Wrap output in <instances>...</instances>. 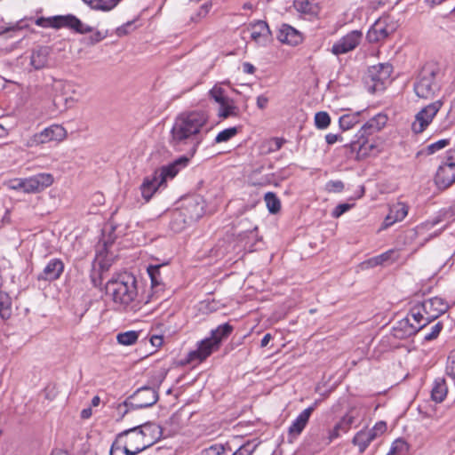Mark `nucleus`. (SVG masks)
<instances>
[{
  "label": "nucleus",
  "instance_id": "1",
  "mask_svg": "<svg viewBox=\"0 0 455 455\" xmlns=\"http://www.w3.org/2000/svg\"><path fill=\"white\" fill-rule=\"evenodd\" d=\"M36 24L42 28H52L60 29L62 28H68L77 34L86 35L81 43L86 46H93L106 38L107 33L101 32L88 24L84 23L77 17L72 14L57 15L52 17H41L36 19Z\"/></svg>",
  "mask_w": 455,
  "mask_h": 455
},
{
  "label": "nucleus",
  "instance_id": "2",
  "mask_svg": "<svg viewBox=\"0 0 455 455\" xmlns=\"http://www.w3.org/2000/svg\"><path fill=\"white\" fill-rule=\"evenodd\" d=\"M206 120L207 116L201 111H192L180 115L175 119L171 131V143L173 146H180L186 144L189 140H194Z\"/></svg>",
  "mask_w": 455,
  "mask_h": 455
},
{
  "label": "nucleus",
  "instance_id": "3",
  "mask_svg": "<svg viewBox=\"0 0 455 455\" xmlns=\"http://www.w3.org/2000/svg\"><path fill=\"white\" fill-rule=\"evenodd\" d=\"M106 292L116 305L126 307L138 295L136 277L127 272L117 274L108 281Z\"/></svg>",
  "mask_w": 455,
  "mask_h": 455
},
{
  "label": "nucleus",
  "instance_id": "4",
  "mask_svg": "<svg viewBox=\"0 0 455 455\" xmlns=\"http://www.w3.org/2000/svg\"><path fill=\"white\" fill-rule=\"evenodd\" d=\"M159 435L160 427L151 423L135 427L119 434L132 455L154 444Z\"/></svg>",
  "mask_w": 455,
  "mask_h": 455
},
{
  "label": "nucleus",
  "instance_id": "5",
  "mask_svg": "<svg viewBox=\"0 0 455 455\" xmlns=\"http://www.w3.org/2000/svg\"><path fill=\"white\" fill-rule=\"evenodd\" d=\"M54 179L51 173L41 172L28 178H16L7 180L4 186L14 191L25 194H37L52 186Z\"/></svg>",
  "mask_w": 455,
  "mask_h": 455
},
{
  "label": "nucleus",
  "instance_id": "6",
  "mask_svg": "<svg viewBox=\"0 0 455 455\" xmlns=\"http://www.w3.org/2000/svg\"><path fill=\"white\" fill-rule=\"evenodd\" d=\"M157 401L158 391L156 388L142 387L137 389L123 403H120L117 411L123 418L130 410L151 407Z\"/></svg>",
  "mask_w": 455,
  "mask_h": 455
},
{
  "label": "nucleus",
  "instance_id": "7",
  "mask_svg": "<svg viewBox=\"0 0 455 455\" xmlns=\"http://www.w3.org/2000/svg\"><path fill=\"white\" fill-rule=\"evenodd\" d=\"M387 120L388 118L387 115L379 113L366 122L356 134L358 140H353L349 144L345 145V148L349 151L348 156L353 157V155L356 152L355 157L358 158V151L365 142V137L383 129L387 124Z\"/></svg>",
  "mask_w": 455,
  "mask_h": 455
},
{
  "label": "nucleus",
  "instance_id": "8",
  "mask_svg": "<svg viewBox=\"0 0 455 455\" xmlns=\"http://www.w3.org/2000/svg\"><path fill=\"white\" fill-rule=\"evenodd\" d=\"M455 182V149L448 152L447 156L438 167L435 183L440 189H446Z\"/></svg>",
  "mask_w": 455,
  "mask_h": 455
},
{
  "label": "nucleus",
  "instance_id": "9",
  "mask_svg": "<svg viewBox=\"0 0 455 455\" xmlns=\"http://www.w3.org/2000/svg\"><path fill=\"white\" fill-rule=\"evenodd\" d=\"M66 129L60 124H52L36 133L27 141L28 147H36L52 141L60 142L67 138Z\"/></svg>",
  "mask_w": 455,
  "mask_h": 455
},
{
  "label": "nucleus",
  "instance_id": "10",
  "mask_svg": "<svg viewBox=\"0 0 455 455\" xmlns=\"http://www.w3.org/2000/svg\"><path fill=\"white\" fill-rule=\"evenodd\" d=\"M387 428L385 421H379L371 428L362 429L357 432L352 440V443L358 447L359 452L363 453L372 441L387 431Z\"/></svg>",
  "mask_w": 455,
  "mask_h": 455
},
{
  "label": "nucleus",
  "instance_id": "11",
  "mask_svg": "<svg viewBox=\"0 0 455 455\" xmlns=\"http://www.w3.org/2000/svg\"><path fill=\"white\" fill-rule=\"evenodd\" d=\"M443 103L436 100L424 108H422L415 116L411 124V130L414 133H421L431 124L437 112L440 110Z\"/></svg>",
  "mask_w": 455,
  "mask_h": 455
},
{
  "label": "nucleus",
  "instance_id": "12",
  "mask_svg": "<svg viewBox=\"0 0 455 455\" xmlns=\"http://www.w3.org/2000/svg\"><path fill=\"white\" fill-rule=\"evenodd\" d=\"M393 66L390 63H379L368 68L366 82L373 85L390 84L393 81Z\"/></svg>",
  "mask_w": 455,
  "mask_h": 455
},
{
  "label": "nucleus",
  "instance_id": "13",
  "mask_svg": "<svg viewBox=\"0 0 455 455\" xmlns=\"http://www.w3.org/2000/svg\"><path fill=\"white\" fill-rule=\"evenodd\" d=\"M362 36V32L358 30H353L347 33L332 45V53L339 55L353 51L360 44Z\"/></svg>",
  "mask_w": 455,
  "mask_h": 455
},
{
  "label": "nucleus",
  "instance_id": "14",
  "mask_svg": "<svg viewBox=\"0 0 455 455\" xmlns=\"http://www.w3.org/2000/svg\"><path fill=\"white\" fill-rule=\"evenodd\" d=\"M394 31L395 26L388 22V18H380L369 29L367 39L370 43H378L385 40Z\"/></svg>",
  "mask_w": 455,
  "mask_h": 455
},
{
  "label": "nucleus",
  "instance_id": "15",
  "mask_svg": "<svg viewBox=\"0 0 455 455\" xmlns=\"http://www.w3.org/2000/svg\"><path fill=\"white\" fill-rule=\"evenodd\" d=\"M64 262L60 259H50L43 270L37 274L36 280L38 282H53L58 280L64 271Z\"/></svg>",
  "mask_w": 455,
  "mask_h": 455
},
{
  "label": "nucleus",
  "instance_id": "16",
  "mask_svg": "<svg viewBox=\"0 0 455 455\" xmlns=\"http://www.w3.org/2000/svg\"><path fill=\"white\" fill-rule=\"evenodd\" d=\"M220 89V87H213L210 91L212 97L220 104L219 116L221 118H227L231 116H235L236 107L233 100L225 97Z\"/></svg>",
  "mask_w": 455,
  "mask_h": 455
},
{
  "label": "nucleus",
  "instance_id": "17",
  "mask_svg": "<svg viewBox=\"0 0 455 455\" xmlns=\"http://www.w3.org/2000/svg\"><path fill=\"white\" fill-rule=\"evenodd\" d=\"M422 305L426 318L428 319L430 323L445 313L448 308L447 303L439 297L426 299L422 302Z\"/></svg>",
  "mask_w": 455,
  "mask_h": 455
},
{
  "label": "nucleus",
  "instance_id": "18",
  "mask_svg": "<svg viewBox=\"0 0 455 455\" xmlns=\"http://www.w3.org/2000/svg\"><path fill=\"white\" fill-rule=\"evenodd\" d=\"M409 206L403 202H396L389 205V211L386 216L381 229H386L398 221H402L408 214Z\"/></svg>",
  "mask_w": 455,
  "mask_h": 455
},
{
  "label": "nucleus",
  "instance_id": "19",
  "mask_svg": "<svg viewBox=\"0 0 455 455\" xmlns=\"http://www.w3.org/2000/svg\"><path fill=\"white\" fill-rule=\"evenodd\" d=\"M218 349L217 342H214V340H212L210 338H206L199 343L197 349L188 354V362H203L210 356L213 351Z\"/></svg>",
  "mask_w": 455,
  "mask_h": 455
},
{
  "label": "nucleus",
  "instance_id": "20",
  "mask_svg": "<svg viewBox=\"0 0 455 455\" xmlns=\"http://www.w3.org/2000/svg\"><path fill=\"white\" fill-rule=\"evenodd\" d=\"M188 162V159L185 156L175 160L173 163L163 166L161 169L155 172L156 177L160 179V181L164 183L167 179L174 178L178 172L184 168Z\"/></svg>",
  "mask_w": 455,
  "mask_h": 455
},
{
  "label": "nucleus",
  "instance_id": "21",
  "mask_svg": "<svg viewBox=\"0 0 455 455\" xmlns=\"http://www.w3.org/2000/svg\"><path fill=\"white\" fill-rule=\"evenodd\" d=\"M251 38L259 44H266L271 39V32L266 21L257 20L250 26Z\"/></svg>",
  "mask_w": 455,
  "mask_h": 455
},
{
  "label": "nucleus",
  "instance_id": "22",
  "mask_svg": "<svg viewBox=\"0 0 455 455\" xmlns=\"http://www.w3.org/2000/svg\"><path fill=\"white\" fill-rule=\"evenodd\" d=\"M280 42L291 45H298L302 42L301 33L288 24H283L277 35Z\"/></svg>",
  "mask_w": 455,
  "mask_h": 455
},
{
  "label": "nucleus",
  "instance_id": "23",
  "mask_svg": "<svg viewBox=\"0 0 455 455\" xmlns=\"http://www.w3.org/2000/svg\"><path fill=\"white\" fill-rule=\"evenodd\" d=\"M314 406H310L302 411L299 416L293 420L291 425L289 427L288 433L291 437H297L301 434L305 427L307 426L309 418L314 411Z\"/></svg>",
  "mask_w": 455,
  "mask_h": 455
},
{
  "label": "nucleus",
  "instance_id": "24",
  "mask_svg": "<svg viewBox=\"0 0 455 455\" xmlns=\"http://www.w3.org/2000/svg\"><path fill=\"white\" fill-rule=\"evenodd\" d=\"M419 331H421V325H413L407 317L397 322L396 325L393 328L394 336L398 339L411 337Z\"/></svg>",
  "mask_w": 455,
  "mask_h": 455
},
{
  "label": "nucleus",
  "instance_id": "25",
  "mask_svg": "<svg viewBox=\"0 0 455 455\" xmlns=\"http://www.w3.org/2000/svg\"><path fill=\"white\" fill-rule=\"evenodd\" d=\"M399 250L390 249L378 256L369 259L364 264L370 267H373L379 265L391 264L399 259Z\"/></svg>",
  "mask_w": 455,
  "mask_h": 455
},
{
  "label": "nucleus",
  "instance_id": "26",
  "mask_svg": "<svg viewBox=\"0 0 455 455\" xmlns=\"http://www.w3.org/2000/svg\"><path fill=\"white\" fill-rule=\"evenodd\" d=\"M164 183L160 181V179L156 177V174L154 172L152 177L145 178L144 181L140 186V192L142 197L146 202H148L156 191L163 185Z\"/></svg>",
  "mask_w": 455,
  "mask_h": 455
},
{
  "label": "nucleus",
  "instance_id": "27",
  "mask_svg": "<svg viewBox=\"0 0 455 455\" xmlns=\"http://www.w3.org/2000/svg\"><path fill=\"white\" fill-rule=\"evenodd\" d=\"M448 393V386L446 383V380L443 377L436 378L431 388V399L439 403H442Z\"/></svg>",
  "mask_w": 455,
  "mask_h": 455
},
{
  "label": "nucleus",
  "instance_id": "28",
  "mask_svg": "<svg viewBox=\"0 0 455 455\" xmlns=\"http://www.w3.org/2000/svg\"><path fill=\"white\" fill-rule=\"evenodd\" d=\"M406 317L413 325H421V330L430 323V321L426 318L422 303L420 305L414 306Z\"/></svg>",
  "mask_w": 455,
  "mask_h": 455
},
{
  "label": "nucleus",
  "instance_id": "29",
  "mask_svg": "<svg viewBox=\"0 0 455 455\" xmlns=\"http://www.w3.org/2000/svg\"><path fill=\"white\" fill-rule=\"evenodd\" d=\"M234 327L231 324L225 323L212 330L209 338L217 342V346L220 347L222 340L226 339L232 333Z\"/></svg>",
  "mask_w": 455,
  "mask_h": 455
},
{
  "label": "nucleus",
  "instance_id": "30",
  "mask_svg": "<svg viewBox=\"0 0 455 455\" xmlns=\"http://www.w3.org/2000/svg\"><path fill=\"white\" fill-rule=\"evenodd\" d=\"M366 410L363 407H352L344 416L345 420L352 427L355 424H359L364 418Z\"/></svg>",
  "mask_w": 455,
  "mask_h": 455
},
{
  "label": "nucleus",
  "instance_id": "31",
  "mask_svg": "<svg viewBox=\"0 0 455 455\" xmlns=\"http://www.w3.org/2000/svg\"><path fill=\"white\" fill-rule=\"evenodd\" d=\"M450 143H451L450 139L440 140L431 143V144L427 145L426 148H422L420 151L418 152L417 156H420L433 155V154L436 153L437 151L449 146Z\"/></svg>",
  "mask_w": 455,
  "mask_h": 455
},
{
  "label": "nucleus",
  "instance_id": "32",
  "mask_svg": "<svg viewBox=\"0 0 455 455\" xmlns=\"http://www.w3.org/2000/svg\"><path fill=\"white\" fill-rule=\"evenodd\" d=\"M363 111H358L353 114H345L339 118V124L343 131L351 129L354 125L359 123V116Z\"/></svg>",
  "mask_w": 455,
  "mask_h": 455
},
{
  "label": "nucleus",
  "instance_id": "33",
  "mask_svg": "<svg viewBox=\"0 0 455 455\" xmlns=\"http://www.w3.org/2000/svg\"><path fill=\"white\" fill-rule=\"evenodd\" d=\"M212 8V1H206L202 4L198 9L190 16V22L200 23L209 14Z\"/></svg>",
  "mask_w": 455,
  "mask_h": 455
},
{
  "label": "nucleus",
  "instance_id": "34",
  "mask_svg": "<svg viewBox=\"0 0 455 455\" xmlns=\"http://www.w3.org/2000/svg\"><path fill=\"white\" fill-rule=\"evenodd\" d=\"M187 224V220L181 211H175L172 212V220L170 221V228L174 232L182 231Z\"/></svg>",
  "mask_w": 455,
  "mask_h": 455
},
{
  "label": "nucleus",
  "instance_id": "35",
  "mask_svg": "<svg viewBox=\"0 0 455 455\" xmlns=\"http://www.w3.org/2000/svg\"><path fill=\"white\" fill-rule=\"evenodd\" d=\"M351 428L349 424L342 417L340 420L335 424L332 429L329 431V441L331 442L340 436L341 434L347 433Z\"/></svg>",
  "mask_w": 455,
  "mask_h": 455
},
{
  "label": "nucleus",
  "instance_id": "36",
  "mask_svg": "<svg viewBox=\"0 0 455 455\" xmlns=\"http://www.w3.org/2000/svg\"><path fill=\"white\" fill-rule=\"evenodd\" d=\"M47 62L46 52L44 49L34 51L31 54L30 64L36 68L39 69L45 66Z\"/></svg>",
  "mask_w": 455,
  "mask_h": 455
},
{
  "label": "nucleus",
  "instance_id": "37",
  "mask_svg": "<svg viewBox=\"0 0 455 455\" xmlns=\"http://www.w3.org/2000/svg\"><path fill=\"white\" fill-rule=\"evenodd\" d=\"M110 455H132L127 445L118 435L110 448Z\"/></svg>",
  "mask_w": 455,
  "mask_h": 455
},
{
  "label": "nucleus",
  "instance_id": "38",
  "mask_svg": "<svg viewBox=\"0 0 455 455\" xmlns=\"http://www.w3.org/2000/svg\"><path fill=\"white\" fill-rule=\"evenodd\" d=\"M264 200L269 212L277 213L281 209V203L278 197L273 192H267L265 194Z\"/></svg>",
  "mask_w": 455,
  "mask_h": 455
},
{
  "label": "nucleus",
  "instance_id": "39",
  "mask_svg": "<svg viewBox=\"0 0 455 455\" xmlns=\"http://www.w3.org/2000/svg\"><path fill=\"white\" fill-rule=\"evenodd\" d=\"M139 338V333L135 331H128L125 332H122L117 334L116 339L117 342L121 345L130 346L134 344Z\"/></svg>",
  "mask_w": 455,
  "mask_h": 455
},
{
  "label": "nucleus",
  "instance_id": "40",
  "mask_svg": "<svg viewBox=\"0 0 455 455\" xmlns=\"http://www.w3.org/2000/svg\"><path fill=\"white\" fill-rule=\"evenodd\" d=\"M238 133V129L236 127H230L225 129L218 133L215 138V143H222L227 142L233 137H235Z\"/></svg>",
  "mask_w": 455,
  "mask_h": 455
},
{
  "label": "nucleus",
  "instance_id": "41",
  "mask_svg": "<svg viewBox=\"0 0 455 455\" xmlns=\"http://www.w3.org/2000/svg\"><path fill=\"white\" fill-rule=\"evenodd\" d=\"M418 237V229L411 228L406 230L402 235L398 237V243L403 245L411 244L414 240Z\"/></svg>",
  "mask_w": 455,
  "mask_h": 455
},
{
  "label": "nucleus",
  "instance_id": "42",
  "mask_svg": "<svg viewBox=\"0 0 455 455\" xmlns=\"http://www.w3.org/2000/svg\"><path fill=\"white\" fill-rule=\"evenodd\" d=\"M331 123L330 116L327 112L320 111L315 116V124L318 129H325Z\"/></svg>",
  "mask_w": 455,
  "mask_h": 455
},
{
  "label": "nucleus",
  "instance_id": "43",
  "mask_svg": "<svg viewBox=\"0 0 455 455\" xmlns=\"http://www.w3.org/2000/svg\"><path fill=\"white\" fill-rule=\"evenodd\" d=\"M76 100L73 97H66V92H62L60 94H56L53 99V102L57 107L64 106L65 108L72 107Z\"/></svg>",
  "mask_w": 455,
  "mask_h": 455
},
{
  "label": "nucleus",
  "instance_id": "44",
  "mask_svg": "<svg viewBox=\"0 0 455 455\" xmlns=\"http://www.w3.org/2000/svg\"><path fill=\"white\" fill-rule=\"evenodd\" d=\"M148 273L151 279L152 288L156 289L161 284L160 266H149Z\"/></svg>",
  "mask_w": 455,
  "mask_h": 455
},
{
  "label": "nucleus",
  "instance_id": "45",
  "mask_svg": "<svg viewBox=\"0 0 455 455\" xmlns=\"http://www.w3.org/2000/svg\"><path fill=\"white\" fill-rule=\"evenodd\" d=\"M408 451V444L402 439H396L387 454L396 455L398 453L406 452Z\"/></svg>",
  "mask_w": 455,
  "mask_h": 455
},
{
  "label": "nucleus",
  "instance_id": "46",
  "mask_svg": "<svg viewBox=\"0 0 455 455\" xmlns=\"http://www.w3.org/2000/svg\"><path fill=\"white\" fill-rule=\"evenodd\" d=\"M445 372L455 379V349L451 350L447 357Z\"/></svg>",
  "mask_w": 455,
  "mask_h": 455
},
{
  "label": "nucleus",
  "instance_id": "47",
  "mask_svg": "<svg viewBox=\"0 0 455 455\" xmlns=\"http://www.w3.org/2000/svg\"><path fill=\"white\" fill-rule=\"evenodd\" d=\"M419 76L421 85H430L433 83L434 70L429 67H424Z\"/></svg>",
  "mask_w": 455,
  "mask_h": 455
},
{
  "label": "nucleus",
  "instance_id": "48",
  "mask_svg": "<svg viewBox=\"0 0 455 455\" xmlns=\"http://www.w3.org/2000/svg\"><path fill=\"white\" fill-rule=\"evenodd\" d=\"M442 329L443 323L441 322L435 323L434 325L430 327V331L425 333L424 339L427 341H430L436 339Z\"/></svg>",
  "mask_w": 455,
  "mask_h": 455
},
{
  "label": "nucleus",
  "instance_id": "49",
  "mask_svg": "<svg viewBox=\"0 0 455 455\" xmlns=\"http://www.w3.org/2000/svg\"><path fill=\"white\" fill-rule=\"evenodd\" d=\"M201 455H227V452L222 444H213L204 449Z\"/></svg>",
  "mask_w": 455,
  "mask_h": 455
},
{
  "label": "nucleus",
  "instance_id": "50",
  "mask_svg": "<svg viewBox=\"0 0 455 455\" xmlns=\"http://www.w3.org/2000/svg\"><path fill=\"white\" fill-rule=\"evenodd\" d=\"M344 189L341 180H330L325 185V190L329 193H340Z\"/></svg>",
  "mask_w": 455,
  "mask_h": 455
},
{
  "label": "nucleus",
  "instance_id": "51",
  "mask_svg": "<svg viewBox=\"0 0 455 455\" xmlns=\"http://www.w3.org/2000/svg\"><path fill=\"white\" fill-rule=\"evenodd\" d=\"M284 143V140L281 138H272L268 142V152L279 150Z\"/></svg>",
  "mask_w": 455,
  "mask_h": 455
},
{
  "label": "nucleus",
  "instance_id": "52",
  "mask_svg": "<svg viewBox=\"0 0 455 455\" xmlns=\"http://www.w3.org/2000/svg\"><path fill=\"white\" fill-rule=\"evenodd\" d=\"M120 0H99L97 9L109 11L114 8Z\"/></svg>",
  "mask_w": 455,
  "mask_h": 455
},
{
  "label": "nucleus",
  "instance_id": "53",
  "mask_svg": "<svg viewBox=\"0 0 455 455\" xmlns=\"http://www.w3.org/2000/svg\"><path fill=\"white\" fill-rule=\"evenodd\" d=\"M294 7L297 11L307 13L310 12V4L307 0H294Z\"/></svg>",
  "mask_w": 455,
  "mask_h": 455
},
{
  "label": "nucleus",
  "instance_id": "54",
  "mask_svg": "<svg viewBox=\"0 0 455 455\" xmlns=\"http://www.w3.org/2000/svg\"><path fill=\"white\" fill-rule=\"evenodd\" d=\"M351 208V204H340L339 205H337L335 207V209L332 211L331 212V216L333 218H339L340 217L343 213H345L346 212H347L348 210H350Z\"/></svg>",
  "mask_w": 455,
  "mask_h": 455
},
{
  "label": "nucleus",
  "instance_id": "55",
  "mask_svg": "<svg viewBox=\"0 0 455 455\" xmlns=\"http://www.w3.org/2000/svg\"><path fill=\"white\" fill-rule=\"evenodd\" d=\"M22 28L20 26L19 22L16 23H8L5 25L0 24V29L4 30V34L8 32H16L20 30Z\"/></svg>",
  "mask_w": 455,
  "mask_h": 455
},
{
  "label": "nucleus",
  "instance_id": "56",
  "mask_svg": "<svg viewBox=\"0 0 455 455\" xmlns=\"http://www.w3.org/2000/svg\"><path fill=\"white\" fill-rule=\"evenodd\" d=\"M325 140L329 145H332L337 141H343V137L338 134L328 133L325 136Z\"/></svg>",
  "mask_w": 455,
  "mask_h": 455
},
{
  "label": "nucleus",
  "instance_id": "57",
  "mask_svg": "<svg viewBox=\"0 0 455 455\" xmlns=\"http://www.w3.org/2000/svg\"><path fill=\"white\" fill-rule=\"evenodd\" d=\"M268 99L265 95H260L257 98V106L260 109L266 108Z\"/></svg>",
  "mask_w": 455,
  "mask_h": 455
},
{
  "label": "nucleus",
  "instance_id": "58",
  "mask_svg": "<svg viewBox=\"0 0 455 455\" xmlns=\"http://www.w3.org/2000/svg\"><path fill=\"white\" fill-rule=\"evenodd\" d=\"M150 342H151L152 346L159 347L163 344V337L157 336V335H153L150 338Z\"/></svg>",
  "mask_w": 455,
  "mask_h": 455
},
{
  "label": "nucleus",
  "instance_id": "59",
  "mask_svg": "<svg viewBox=\"0 0 455 455\" xmlns=\"http://www.w3.org/2000/svg\"><path fill=\"white\" fill-rule=\"evenodd\" d=\"M131 26H132L131 22L124 24V26L117 28L116 34L120 36L126 35L128 33V28H130Z\"/></svg>",
  "mask_w": 455,
  "mask_h": 455
},
{
  "label": "nucleus",
  "instance_id": "60",
  "mask_svg": "<svg viewBox=\"0 0 455 455\" xmlns=\"http://www.w3.org/2000/svg\"><path fill=\"white\" fill-rule=\"evenodd\" d=\"M243 70L244 73L252 74L255 70V68L252 64L245 62L243 64Z\"/></svg>",
  "mask_w": 455,
  "mask_h": 455
},
{
  "label": "nucleus",
  "instance_id": "61",
  "mask_svg": "<svg viewBox=\"0 0 455 455\" xmlns=\"http://www.w3.org/2000/svg\"><path fill=\"white\" fill-rule=\"evenodd\" d=\"M429 87H423V86H420V87H414V90H415V92L416 94L419 96V97H422V98H426L427 96L425 95V91H427Z\"/></svg>",
  "mask_w": 455,
  "mask_h": 455
},
{
  "label": "nucleus",
  "instance_id": "62",
  "mask_svg": "<svg viewBox=\"0 0 455 455\" xmlns=\"http://www.w3.org/2000/svg\"><path fill=\"white\" fill-rule=\"evenodd\" d=\"M271 339H272V336H271V334H270V333H267V334H265V335H264V337H263V338H262V339H261L260 346H261L262 347H264L267 346V344L269 343V341L271 340Z\"/></svg>",
  "mask_w": 455,
  "mask_h": 455
},
{
  "label": "nucleus",
  "instance_id": "63",
  "mask_svg": "<svg viewBox=\"0 0 455 455\" xmlns=\"http://www.w3.org/2000/svg\"><path fill=\"white\" fill-rule=\"evenodd\" d=\"M92 415L91 409H84L81 412V416L83 419H88Z\"/></svg>",
  "mask_w": 455,
  "mask_h": 455
},
{
  "label": "nucleus",
  "instance_id": "64",
  "mask_svg": "<svg viewBox=\"0 0 455 455\" xmlns=\"http://www.w3.org/2000/svg\"><path fill=\"white\" fill-rule=\"evenodd\" d=\"M233 455H248L247 451L243 448L238 449L236 451L233 453Z\"/></svg>",
  "mask_w": 455,
  "mask_h": 455
}]
</instances>
